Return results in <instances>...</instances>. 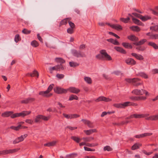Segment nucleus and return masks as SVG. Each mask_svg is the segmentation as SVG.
<instances>
[{"label":"nucleus","mask_w":158,"mask_h":158,"mask_svg":"<svg viewBox=\"0 0 158 158\" xmlns=\"http://www.w3.org/2000/svg\"><path fill=\"white\" fill-rule=\"evenodd\" d=\"M54 85L53 84L50 85L48 87L47 89L45 91H41L39 92V94L43 97L48 98L52 95V93L49 94V93L52 90L53 86Z\"/></svg>","instance_id":"obj_1"},{"label":"nucleus","mask_w":158,"mask_h":158,"mask_svg":"<svg viewBox=\"0 0 158 158\" xmlns=\"http://www.w3.org/2000/svg\"><path fill=\"white\" fill-rule=\"evenodd\" d=\"M71 53L73 56L76 58H83L86 57L85 54L80 50H77L74 49H72L71 50Z\"/></svg>","instance_id":"obj_2"},{"label":"nucleus","mask_w":158,"mask_h":158,"mask_svg":"<svg viewBox=\"0 0 158 158\" xmlns=\"http://www.w3.org/2000/svg\"><path fill=\"white\" fill-rule=\"evenodd\" d=\"M31 112V111H23L20 113H17L14 114L11 116V118H14L19 117H23L30 114Z\"/></svg>","instance_id":"obj_3"},{"label":"nucleus","mask_w":158,"mask_h":158,"mask_svg":"<svg viewBox=\"0 0 158 158\" xmlns=\"http://www.w3.org/2000/svg\"><path fill=\"white\" fill-rule=\"evenodd\" d=\"M125 80L129 83H134L133 85L136 86H138L141 84L140 82H137L139 81V79L138 78H126L125 79Z\"/></svg>","instance_id":"obj_4"},{"label":"nucleus","mask_w":158,"mask_h":158,"mask_svg":"<svg viewBox=\"0 0 158 158\" xmlns=\"http://www.w3.org/2000/svg\"><path fill=\"white\" fill-rule=\"evenodd\" d=\"M53 90L55 93L58 94H66L68 91V90H67V89H64L58 86L55 87Z\"/></svg>","instance_id":"obj_5"},{"label":"nucleus","mask_w":158,"mask_h":158,"mask_svg":"<svg viewBox=\"0 0 158 158\" xmlns=\"http://www.w3.org/2000/svg\"><path fill=\"white\" fill-rule=\"evenodd\" d=\"M100 53L103 55L105 58V60H112L111 56L108 55L105 50H102L100 51Z\"/></svg>","instance_id":"obj_6"},{"label":"nucleus","mask_w":158,"mask_h":158,"mask_svg":"<svg viewBox=\"0 0 158 158\" xmlns=\"http://www.w3.org/2000/svg\"><path fill=\"white\" fill-rule=\"evenodd\" d=\"M68 91H69V92L72 93L77 94L80 91V90L77 88L74 87H71L67 89Z\"/></svg>","instance_id":"obj_7"},{"label":"nucleus","mask_w":158,"mask_h":158,"mask_svg":"<svg viewBox=\"0 0 158 158\" xmlns=\"http://www.w3.org/2000/svg\"><path fill=\"white\" fill-rule=\"evenodd\" d=\"M95 101L96 102H99L101 101L108 102L111 101V99L108 98H106L104 96H100L96 99Z\"/></svg>","instance_id":"obj_8"},{"label":"nucleus","mask_w":158,"mask_h":158,"mask_svg":"<svg viewBox=\"0 0 158 158\" xmlns=\"http://www.w3.org/2000/svg\"><path fill=\"white\" fill-rule=\"evenodd\" d=\"M145 90L143 89H135L132 91V93L136 95H142L144 94Z\"/></svg>","instance_id":"obj_9"},{"label":"nucleus","mask_w":158,"mask_h":158,"mask_svg":"<svg viewBox=\"0 0 158 158\" xmlns=\"http://www.w3.org/2000/svg\"><path fill=\"white\" fill-rule=\"evenodd\" d=\"M125 62L129 65H134L136 64V61L131 58H128L125 60Z\"/></svg>","instance_id":"obj_10"},{"label":"nucleus","mask_w":158,"mask_h":158,"mask_svg":"<svg viewBox=\"0 0 158 158\" xmlns=\"http://www.w3.org/2000/svg\"><path fill=\"white\" fill-rule=\"evenodd\" d=\"M13 114V112L12 111H6L2 113L1 115L2 117H7L9 116H10V117L11 118V116Z\"/></svg>","instance_id":"obj_11"},{"label":"nucleus","mask_w":158,"mask_h":158,"mask_svg":"<svg viewBox=\"0 0 158 158\" xmlns=\"http://www.w3.org/2000/svg\"><path fill=\"white\" fill-rule=\"evenodd\" d=\"M35 100V98H29L24 100L21 101L22 103L27 104L29 102H32Z\"/></svg>","instance_id":"obj_12"},{"label":"nucleus","mask_w":158,"mask_h":158,"mask_svg":"<svg viewBox=\"0 0 158 158\" xmlns=\"http://www.w3.org/2000/svg\"><path fill=\"white\" fill-rule=\"evenodd\" d=\"M131 55L132 56L135 57L136 59L139 60H142L144 59L143 56L140 54H138L135 53H132Z\"/></svg>","instance_id":"obj_13"},{"label":"nucleus","mask_w":158,"mask_h":158,"mask_svg":"<svg viewBox=\"0 0 158 158\" xmlns=\"http://www.w3.org/2000/svg\"><path fill=\"white\" fill-rule=\"evenodd\" d=\"M81 121L83 122L85 124H87L89 127L92 128L94 127V126L93 125L92 123L89 120L85 119H82Z\"/></svg>","instance_id":"obj_14"},{"label":"nucleus","mask_w":158,"mask_h":158,"mask_svg":"<svg viewBox=\"0 0 158 158\" xmlns=\"http://www.w3.org/2000/svg\"><path fill=\"white\" fill-rule=\"evenodd\" d=\"M115 49L117 51L119 52L125 54L126 53V51L123 48L119 47H114Z\"/></svg>","instance_id":"obj_15"},{"label":"nucleus","mask_w":158,"mask_h":158,"mask_svg":"<svg viewBox=\"0 0 158 158\" xmlns=\"http://www.w3.org/2000/svg\"><path fill=\"white\" fill-rule=\"evenodd\" d=\"M84 132L87 135H89L93 133L97 132V130L96 129H91L87 130H84Z\"/></svg>","instance_id":"obj_16"},{"label":"nucleus","mask_w":158,"mask_h":158,"mask_svg":"<svg viewBox=\"0 0 158 158\" xmlns=\"http://www.w3.org/2000/svg\"><path fill=\"white\" fill-rule=\"evenodd\" d=\"M122 45L126 48L131 49L132 48L131 45L128 43L123 42L122 43Z\"/></svg>","instance_id":"obj_17"},{"label":"nucleus","mask_w":158,"mask_h":158,"mask_svg":"<svg viewBox=\"0 0 158 158\" xmlns=\"http://www.w3.org/2000/svg\"><path fill=\"white\" fill-rule=\"evenodd\" d=\"M128 39L132 41H136L139 40V38L134 35H131L128 37Z\"/></svg>","instance_id":"obj_18"},{"label":"nucleus","mask_w":158,"mask_h":158,"mask_svg":"<svg viewBox=\"0 0 158 158\" xmlns=\"http://www.w3.org/2000/svg\"><path fill=\"white\" fill-rule=\"evenodd\" d=\"M94 139V138L92 137H83L81 139L83 140L86 143V142H90Z\"/></svg>","instance_id":"obj_19"},{"label":"nucleus","mask_w":158,"mask_h":158,"mask_svg":"<svg viewBox=\"0 0 158 158\" xmlns=\"http://www.w3.org/2000/svg\"><path fill=\"white\" fill-rule=\"evenodd\" d=\"M110 26L113 28L117 30H121L122 29V26L118 24H113Z\"/></svg>","instance_id":"obj_20"},{"label":"nucleus","mask_w":158,"mask_h":158,"mask_svg":"<svg viewBox=\"0 0 158 158\" xmlns=\"http://www.w3.org/2000/svg\"><path fill=\"white\" fill-rule=\"evenodd\" d=\"M147 41L146 39H143L139 42L134 43L133 44L136 46L140 45L143 44Z\"/></svg>","instance_id":"obj_21"},{"label":"nucleus","mask_w":158,"mask_h":158,"mask_svg":"<svg viewBox=\"0 0 158 158\" xmlns=\"http://www.w3.org/2000/svg\"><path fill=\"white\" fill-rule=\"evenodd\" d=\"M142 144L139 143H136L133 145L131 147V149L132 150H135L138 149L139 147L141 146Z\"/></svg>","instance_id":"obj_22"},{"label":"nucleus","mask_w":158,"mask_h":158,"mask_svg":"<svg viewBox=\"0 0 158 158\" xmlns=\"http://www.w3.org/2000/svg\"><path fill=\"white\" fill-rule=\"evenodd\" d=\"M151 19V16L149 15H145L144 16H143L142 15H141V17L140 18V19L143 21H145L148 19Z\"/></svg>","instance_id":"obj_23"},{"label":"nucleus","mask_w":158,"mask_h":158,"mask_svg":"<svg viewBox=\"0 0 158 158\" xmlns=\"http://www.w3.org/2000/svg\"><path fill=\"white\" fill-rule=\"evenodd\" d=\"M132 20L133 22L135 24L141 26L143 24V23L139 20L133 18Z\"/></svg>","instance_id":"obj_24"},{"label":"nucleus","mask_w":158,"mask_h":158,"mask_svg":"<svg viewBox=\"0 0 158 158\" xmlns=\"http://www.w3.org/2000/svg\"><path fill=\"white\" fill-rule=\"evenodd\" d=\"M55 60L57 63L62 64L65 63V60L62 58L60 57H56L55 59Z\"/></svg>","instance_id":"obj_25"},{"label":"nucleus","mask_w":158,"mask_h":158,"mask_svg":"<svg viewBox=\"0 0 158 158\" xmlns=\"http://www.w3.org/2000/svg\"><path fill=\"white\" fill-rule=\"evenodd\" d=\"M130 28L134 31L139 32L140 31L139 27L138 26H132Z\"/></svg>","instance_id":"obj_26"},{"label":"nucleus","mask_w":158,"mask_h":158,"mask_svg":"<svg viewBox=\"0 0 158 158\" xmlns=\"http://www.w3.org/2000/svg\"><path fill=\"white\" fill-rule=\"evenodd\" d=\"M138 75L139 76L145 79H147L148 78V75L145 73L143 72H141L139 73L138 74Z\"/></svg>","instance_id":"obj_27"},{"label":"nucleus","mask_w":158,"mask_h":158,"mask_svg":"<svg viewBox=\"0 0 158 158\" xmlns=\"http://www.w3.org/2000/svg\"><path fill=\"white\" fill-rule=\"evenodd\" d=\"M71 138L77 143H79L80 141L82 140L79 137L75 136H71Z\"/></svg>","instance_id":"obj_28"},{"label":"nucleus","mask_w":158,"mask_h":158,"mask_svg":"<svg viewBox=\"0 0 158 158\" xmlns=\"http://www.w3.org/2000/svg\"><path fill=\"white\" fill-rule=\"evenodd\" d=\"M21 125L20 124H19V125L16 127L12 126L10 127V128L16 131H18L20 129H21Z\"/></svg>","instance_id":"obj_29"},{"label":"nucleus","mask_w":158,"mask_h":158,"mask_svg":"<svg viewBox=\"0 0 158 158\" xmlns=\"http://www.w3.org/2000/svg\"><path fill=\"white\" fill-rule=\"evenodd\" d=\"M77 155V154L76 153H71L66 155L65 158H74Z\"/></svg>","instance_id":"obj_30"},{"label":"nucleus","mask_w":158,"mask_h":158,"mask_svg":"<svg viewBox=\"0 0 158 158\" xmlns=\"http://www.w3.org/2000/svg\"><path fill=\"white\" fill-rule=\"evenodd\" d=\"M27 75H29L31 77H33L35 76H36L37 75V77H38L39 76V73H38L35 70H34L33 73H28Z\"/></svg>","instance_id":"obj_31"},{"label":"nucleus","mask_w":158,"mask_h":158,"mask_svg":"<svg viewBox=\"0 0 158 158\" xmlns=\"http://www.w3.org/2000/svg\"><path fill=\"white\" fill-rule=\"evenodd\" d=\"M133 118H140L145 117L144 115L143 114H134L132 115Z\"/></svg>","instance_id":"obj_32"},{"label":"nucleus","mask_w":158,"mask_h":158,"mask_svg":"<svg viewBox=\"0 0 158 158\" xmlns=\"http://www.w3.org/2000/svg\"><path fill=\"white\" fill-rule=\"evenodd\" d=\"M78 99V97H77L76 95L72 94L69 97V101H71L73 100H77Z\"/></svg>","instance_id":"obj_33"},{"label":"nucleus","mask_w":158,"mask_h":158,"mask_svg":"<svg viewBox=\"0 0 158 158\" xmlns=\"http://www.w3.org/2000/svg\"><path fill=\"white\" fill-rule=\"evenodd\" d=\"M148 44L152 47L155 49H158V46L154 43L153 42H150L148 43Z\"/></svg>","instance_id":"obj_34"},{"label":"nucleus","mask_w":158,"mask_h":158,"mask_svg":"<svg viewBox=\"0 0 158 158\" xmlns=\"http://www.w3.org/2000/svg\"><path fill=\"white\" fill-rule=\"evenodd\" d=\"M97 58L101 60H105L104 56L101 53L97 55L96 56Z\"/></svg>","instance_id":"obj_35"},{"label":"nucleus","mask_w":158,"mask_h":158,"mask_svg":"<svg viewBox=\"0 0 158 158\" xmlns=\"http://www.w3.org/2000/svg\"><path fill=\"white\" fill-rule=\"evenodd\" d=\"M68 22V18L64 19L60 22V26L62 25H66L67 23Z\"/></svg>","instance_id":"obj_36"},{"label":"nucleus","mask_w":158,"mask_h":158,"mask_svg":"<svg viewBox=\"0 0 158 158\" xmlns=\"http://www.w3.org/2000/svg\"><path fill=\"white\" fill-rule=\"evenodd\" d=\"M85 81L88 84H90L92 83V80L91 78L88 77H84Z\"/></svg>","instance_id":"obj_37"},{"label":"nucleus","mask_w":158,"mask_h":158,"mask_svg":"<svg viewBox=\"0 0 158 158\" xmlns=\"http://www.w3.org/2000/svg\"><path fill=\"white\" fill-rule=\"evenodd\" d=\"M31 45L34 47H37L39 46V44L35 40L32 41L31 43Z\"/></svg>","instance_id":"obj_38"},{"label":"nucleus","mask_w":158,"mask_h":158,"mask_svg":"<svg viewBox=\"0 0 158 158\" xmlns=\"http://www.w3.org/2000/svg\"><path fill=\"white\" fill-rule=\"evenodd\" d=\"M42 119L41 115H38L36 116L35 119V122L37 123L40 122V120Z\"/></svg>","instance_id":"obj_39"},{"label":"nucleus","mask_w":158,"mask_h":158,"mask_svg":"<svg viewBox=\"0 0 158 158\" xmlns=\"http://www.w3.org/2000/svg\"><path fill=\"white\" fill-rule=\"evenodd\" d=\"M27 136V135L25 134L23 135H21L20 137H18V138L20 142L22 141L24 139L26 138Z\"/></svg>","instance_id":"obj_40"},{"label":"nucleus","mask_w":158,"mask_h":158,"mask_svg":"<svg viewBox=\"0 0 158 158\" xmlns=\"http://www.w3.org/2000/svg\"><path fill=\"white\" fill-rule=\"evenodd\" d=\"M70 66L71 67H75L79 65V64L77 62H69Z\"/></svg>","instance_id":"obj_41"},{"label":"nucleus","mask_w":158,"mask_h":158,"mask_svg":"<svg viewBox=\"0 0 158 158\" xmlns=\"http://www.w3.org/2000/svg\"><path fill=\"white\" fill-rule=\"evenodd\" d=\"M56 66L57 71H60V70H64V68L61 64H58L56 65Z\"/></svg>","instance_id":"obj_42"},{"label":"nucleus","mask_w":158,"mask_h":158,"mask_svg":"<svg viewBox=\"0 0 158 158\" xmlns=\"http://www.w3.org/2000/svg\"><path fill=\"white\" fill-rule=\"evenodd\" d=\"M150 29L154 31H158V25L150 27Z\"/></svg>","instance_id":"obj_43"},{"label":"nucleus","mask_w":158,"mask_h":158,"mask_svg":"<svg viewBox=\"0 0 158 158\" xmlns=\"http://www.w3.org/2000/svg\"><path fill=\"white\" fill-rule=\"evenodd\" d=\"M19 149H13L8 150V154L9 153H15L19 150Z\"/></svg>","instance_id":"obj_44"},{"label":"nucleus","mask_w":158,"mask_h":158,"mask_svg":"<svg viewBox=\"0 0 158 158\" xmlns=\"http://www.w3.org/2000/svg\"><path fill=\"white\" fill-rule=\"evenodd\" d=\"M122 104L123 108H124L128 106H131V102H125Z\"/></svg>","instance_id":"obj_45"},{"label":"nucleus","mask_w":158,"mask_h":158,"mask_svg":"<svg viewBox=\"0 0 158 158\" xmlns=\"http://www.w3.org/2000/svg\"><path fill=\"white\" fill-rule=\"evenodd\" d=\"M103 150L104 151H112V149L110 146L107 145L104 147Z\"/></svg>","instance_id":"obj_46"},{"label":"nucleus","mask_w":158,"mask_h":158,"mask_svg":"<svg viewBox=\"0 0 158 158\" xmlns=\"http://www.w3.org/2000/svg\"><path fill=\"white\" fill-rule=\"evenodd\" d=\"M41 117L42 119L45 121L48 120L50 117V116H44L42 115H41Z\"/></svg>","instance_id":"obj_47"},{"label":"nucleus","mask_w":158,"mask_h":158,"mask_svg":"<svg viewBox=\"0 0 158 158\" xmlns=\"http://www.w3.org/2000/svg\"><path fill=\"white\" fill-rule=\"evenodd\" d=\"M130 19L129 17H127V18L126 19L123 18H121L120 19V20L124 23H128Z\"/></svg>","instance_id":"obj_48"},{"label":"nucleus","mask_w":158,"mask_h":158,"mask_svg":"<svg viewBox=\"0 0 158 158\" xmlns=\"http://www.w3.org/2000/svg\"><path fill=\"white\" fill-rule=\"evenodd\" d=\"M22 32L25 34H28L31 33V31L28 30L26 29H24L22 31Z\"/></svg>","instance_id":"obj_49"},{"label":"nucleus","mask_w":158,"mask_h":158,"mask_svg":"<svg viewBox=\"0 0 158 158\" xmlns=\"http://www.w3.org/2000/svg\"><path fill=\"white\" fill-rule=\"evenodd\" d=\"M122 103H116L113 105L114 106L118 108H123Z\"/></svg>","instance_id":"obj_50"},{"label":"nucleus","mask_w":158,"mask_h":158,"mask_svg":"<svg viewBox=\"0 0 158 158\" xmlns=\"http://www.w3.org/2000/svg\"><path fill=\"white\" fill-rule=\"evenodd\" d=\"M79 116V115L77 114H70V119L76 118Z\"/></svg>","instance_id":"obj_51"},{"label":"nucleus","mask_w":158,"mask_h":158,"mask_svg":"<svg viewBox=\"0 0 158 158\" xmlns=\"http://www.w3.org/2000/svg\"><path fill=\"white\" fill-rule=\"evenodd\" d=\"M49 70L51 73H52V71L53 70L57 71L56 65L52 67H50L49 69Z\"/></svg>","instance_id":"obj_52"},{"label":"nucleus","mask_w":158,"mask_h":158,"mask_svg":"<svg viewBox=\"0 0 158 158\" xmlns=\"http://www.w3.org/2000/svg\"><path fill=\"white\" fill-rule=\"evenodd\" d=\"M73 28H69L67 30V32L70 34H72L74 32V31Z\"/></svg>","instance_id":"obj_53"},{"label":"nucleus","mask_w":158,"mask_h":158,"mask_svg":"<svg viewBox=\"0 0 158 158\" xmlns=\"http://www.w3.org/2000/svg\"><path fill=\"white\" fill-rule=\"evenodd\" d=\"M8 154L7 150L0 151V156L2 155H5Z\"/></svg>","instance_id":"obj_54"},{"label":"nucleus","mask_w":158,"mask_h":158,"mask_svg":"<svg viewBox=\"0 0 158 158\" xmlns=\"http://www.w3.org/2000/svg\"><path fill=\"white\" fill-rule=\"evenodd\" d=\"M98 145L97 143H86V146L89 147H93L97 146Z\"/></svg>","instance_id":"obj_55"},{"label":"nucleus","mask_w":158,"mask_h":158,"mask_svg":"<svg viewBox=\"0 0 158 158\" xmlns=\"http://www.w3.org/2000/svg\"><path fill=\"white\" fill-rule=\"evenodd\" d=\"M56 77L59 79H61L64 77V75L63 74H57L56 75Z\"/></svg>","instance_id":"obj_56"},{"label":"nucleus","mask_w":158,"mask_h":158,"mask_svg":"<svg viewBox=\"0 0 158 158\" xmlns=\"http://www.w3.org/2000/svg\"><path fill=\"white\" fill-rule=\"evenodd\" d=\"M108 33L110 35H112L115 37H116L117 39H119L120 38V37L118 36L116 34L112 32H109Z\"/></svg>","instance_id":"obj_57"},{"label":"nucleus","mask_w":158,"mask_h":158,"mask_svg":"<svg viewBox=\"0 0 158 158\" xmlns=\"http://www.w3.org/2000/svg\"><path fill=\"white\" fill-rule=\"evenodd\" d=\"M141 135H142V138H143L144 137L151 135H152V133H144L143 134H141Z\"/></svg>","instance_id":"obj_58"},{"label":"nucleus","mask_w":158,"mask_h":158,"mask_svg":"<svg viewBox=\"0 0 158 158\" xmlns=\"http://www.w3.org/2000/svg\"><path fill=\"white\" fill-rule=\"evenodd\" d=\"M19 34H16L15 36V41L16 43H17L19 40Z\"/></svg>","instance_id":"obj_59"},{"label":"nucleus","mask_w":158,"mask_h":158,"mask_svg":"<svg viewBox=\"0 0 158 158\" xmlns=\"http://www.w3.org/2000/svg\"><path fill=\"white\" fill-rule=\"evenodd\" d=\"M56 143V141H54L51 142L49 143V146H53L55 145Z\"/></svg>","instance_id":"obj_60"},{"label":"nucleus","mask_w":158,"mask_h":158,"mask_svg":"<svg viewBox=\"0 0 158 158\" xmlns=\"http://www.w3.org/2000/svg\"><path fill=\"white\" fill-rule=\"evenodd\" d=\"M130 98L133 100L139 101L138 96H131Z\"/></svg>","instance_id":"obj_61"},{"label":"nucleus","mask_w":158,"mask_h":158,"mask_svg":"<svg viewBox=\"0 0 158 158\" xmlns=\"http://www.w3.org/2000/svg\"><path fill=\"white\" fill-rule=\"evenodd\" d=\"M69 24L70 28H74L75 27V25L74 23L71 21H68Z\"/></svg>","instance_id":"obj_62"},{"label":"nucleus","mask_w":158,"mask_h":158,"mask_svg":"<svg viewBox=\"0 0 158 158\" xmlns=\"http://www.w3.org/2000/svg\"><path fill=\"white\" fill-rule=\"evenodd\" d=\"M132 14L134 15L136 17L138 18H139L140 19V18L141 17V15L136 13H133Z\"/></svg>","instance_id":"obj_63"},{"label":"nucleus","mask_w":158,"mask_h":158,"mask_svg":"<svg viewBox=\"0 0 158 158\" xmlns=\"http://www.w3.org/2000/svg\"><path fill=\"white\" fill-rule=\"evenodd\" d=\"M152 116V120H158V114Z\"/></svg>","instance_id":"obj_64"}]
</instances>
